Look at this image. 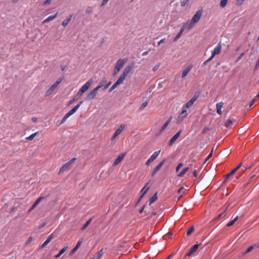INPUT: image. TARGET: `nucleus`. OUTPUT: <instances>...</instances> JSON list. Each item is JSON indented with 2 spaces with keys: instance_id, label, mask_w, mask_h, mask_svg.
<instances>
[{
  "instance_id": "2f4dec72",
  "label": "nucleus",
  "mask_w": 259,
  "mask_h": 259,
  "mask_svg": "<svg viewBox=\"0 0 259 259\" xmlns=\"http://www.w3.org/2000/svg\"><path fill=\"white\" fill-rule=\"evenodd\" d=\"M71 19V16H70L69 17V18H67V19H65L63 22H62V25L64 26V27H66L68 24L69 23V22L70 21Z\"/></svg>"
},
{
  "instance_id": "c756f323",
  "label": "nucleus",
  "mask_w": 259,
  "mask_h": 259,
  "mask_svg": "<svg viewBox=\"0 0 259 259\" xmlns=\"http://www.w3.org/2000/svg\"><path fill=\"white\" fill-rule=\"evenodd\" d=\"M238 219V216H236V217H235L232 221H230L227 224V227H231V226H232L237 221Z\"/></svg>"
},
{
  "instance_id": "79ce46f5",
  "label": "nucleus",
  "mask_w": 259,
  "mask_h": 259,
  "mask_svg": "<svg viewBox=\"0 0 259 259\" xmlns=\"http://www.w3.org/2000/svg\"><path fill=\"white\" fill-rule=\"evenodd\" d=\"M244 1H245V0H237L236 1V5L238 6H240L243 4V3H244Z\"/></svg>"
},
{
  "instance_id": "680f3d73",
  "label": "nucleus",
  "mask_w": 259,
  "mask_h": 259,
  "mask_svg": "<svg viewBox=\"0 0 259 259\" xmlns=\"http://www.w3.org/2000/svg\"><path fill=\"white\" fill-rule=\"evenodd\" d=\"M214 56H215L213 55V54L211 53V56L207 59V61L209 62V61H211Z\"/></svg>"
},
{
  "instance_id": "c85d7f7f",
  "label": "nucleus",
  "mask_w": 259,
  "mask_h": 259,
  "mask_svg": "<svg viewBox=\"0 0 259 259\" xmlns=\"http://www.w3.org/2000/svg\"><path fill=\"white\" fill-rule=\"evenodd\" d=\"M67 247H64V248H62V249L59 251V252L57 254H56V255H55V258H58L60 257L61 256V255H62V254H63V253L66 251V250H67Z\"/></svg>"
},
{
  "instance_id": "423d86ee",
  "label": "nucleus",
  "mask_w": 259,
  "mask_h": 259,
  "mask_svg": "<svg viewBox=\"0 0 259 259\" xmlns=\"http://www.w3.org/2000/svg\"><path fill=\"white\" fill-rule=\"evenodd\" d=\"M160 152V151H156L147 160V161L146 162V165L147 166H148L150 165L151 163H152L153 161H154L157 157L159 155V153Z\"/></svg>"
},
{
  "instance_id": "58836bf2",
  "label": "nucleus",
  "mask_w": 259,
  "mask_h": 259,
  "mask_svg": "<svg viewBox=\"0 0 259 259\" xmlns=\"http://www.w3.org/2000/svg\"><path fill=\"white\" fill-rule=\"evenodd\" d=\"M232 123H233L232 121L230 119H228L226 121V122L225 123V126L227 127H230L231 126Z\"/></svg>"
},
{
  "instance_id": "5fc2aeb1",
  "label": "nucleus",
  "mask_w": 259,
  "mask_h": 259,
  "mask_svg": "<svg viewBox=\"0 0 259 259\" xmlns=\"http://www.w3.org/2000/svg\"><path fill=\"white\" fill-rule=\"evenodd\" d=\"M244 53H242L240 54V55L237 58V60H236V62H238L239 61L242 57L243 56H244Z\"/></svg>"
},
{
  "instance_id": "6ab92c4d",
  "label": "nucleus",
  "mask_w": 259,
  "mask_h": 259,
  "mask_svg": "<svg viewBox=\"0 0 259 259\" xmlns=\"http://www.w3.org/2000/svg\"><path fill=\"white\" fill-rule=\"evenodd\" d=\"M172 119V116H170L168 118L167 121L161 127V128L160 130V132H159V134H161L163 131H164L165 130V129L167 127V126L169 125V124L171 122Z\"/></svg>"
},
{
  "instance_id": "f704fd0d",
  "label": "nucleus",
  "mask_w": 259,
  "mask_h": 259,
  "mask_svg": "<svg viewBox=\"0 0 259 259\" xmlns=\"http://www.w3.org/2000/svg\"><path fill=\"white\" fill-rule=\"evenodd\" d=\"M228 0H221L220 2V7L222 8H225L227 4Z\"/></svg>"
},
{
  "instance_id": "f8f14e48",
  "label": "nucleus",
  "mask_w": 259,
  "mask_h": 259,
  "mask_svg": "<svg viewBox=\"0 0 259 259\" xmlns=\"http://www.w3.org/2000/svg\"><path fill=\"white\" fill-rule=\"evenodd\" d=\"M126 155V153H123L118 155L117 158L115 160L113 165H118L124 158Z\"/></svg>"
},
{
  "instance_id": "338daca9",
  "label": "nucleus",
  "mask_w": 259,
  "mask_h": 259,
  "mask_svg": "<svg viewBox=\"0 0 259 259\" xmlns=\"http://www.w3.org/2000/svg\"><path fill=\"white\" fill-rule=\"evenodd\" d=\"M109 0H103L102 6L105 5Z\"/></svg>"
},
{
  "instance_id": "37998d69",
  "label": "nucleus",
  "mask_w": 259,
  "mask_h": 259,
  "mask_svg": "<svg viewBox=\"0 0 259 259\" xmlns=\"http://www.w3.org/2000/svg\"><path fill=\"white\" fill-rule=\"evenodd\" d=\"M189 0H183L181 3V7H184L186 5V4L189 2Z\"/></svg>"
},
{
  "instance_id": "c9c22d12",
  "label": "nucleus",
  "mask_w": 259,
  "mask_h": 259,
  "mask_svg": "<svg viewBox=\"0 0 259 259\" xmlns=\"http://www.w3.org/2000/svg\"><path fill=\"white\" fill-rule=\"evenodd\" d=\"M91 221H92V219H89V220H88V221H87V222L84 224V225L83 226V227H82V228H81V230H85V229L87 228V227L90 225V224L91 223Z\"/></svg>"
},
{
  "instance_id": "9d476101",
  "label": "nucleus",
  "mask_w": 259,
  "mask_h": 259,
  "mask_svg": "<svg viewBox=\"0 0 259 259\" xmlns=\"http://www.w3.org/2000/svg\"><path fill=\"white\" fill-rule=\"evenodd\" d=\"M187 116V112L185 109H183L180 113L178 117V121L181 122L184 118Z\"/></svg>"
},
{
  "instance_id": "f3484780",
  "label": "nucleus",
  "mask_w": 259,
  "mask_h": 259,
  "mask_svg": "<svg viewBox=\"0 0 259 259\" xmlns=\"http://www.w3.org/2000/svg\"><path fill=\"white\" fill-rule=\"evenodd\" d=\"M242 166V163H240L237 166L231 170L230 172L227 175V178H229L231 176L233 175Z\"/></svg>"
},
{
  "instance_id": "dca6fc26",
  "label": "nucleus",
  "mask_w": 259,
  "mask_h": 259,
  "mask_svg": "<svg viewBox=\"0 0 259 259\" xmlns=\"http://www.w3.org/2000/svg\"><path fill=\"white\" fill-rule=\"evenodd\" d=\"M192 68V65H189L185 69L183 70L182 72V78L185 77L188 73L191 71Z\"/></svg>"
},
{
  "instance_id": "4be33fe9",
  "label": "nucleus",
  "mask_w": 259,
  "mask_h": 259,
  "mask_svg": "<svg viewBox=\"0 0 259 259\" xmlns=\"http://www.w3.org/2000/svg\"><path fill=\"white\" fill-rule=\"evenodd\" d=\"M149 188V187H147V185H145L143 188V189L141 190V192L142 193V195L141 196V197H140L138 202H139L141 200V199L143 198V197L144 196V195H145L146 194V193L147 192V191H148Z\"/></svg>"
},
{
  "instance_id": "1a4fd4ad",
  "label": "nucleus",
  "mask_w": 259,
  "mask_h": 259,
  "mask_svg": "<svg viewBox=\"0 0 259 259\" xmlns=\"http://www.w3.org/2000/svg\"><path fill=\"white\" fill-rule=\"evenodd\" d=\"M198 97V95H194L193 97L191 98V99L188 101L185 105V108H189L194 104V103L196 101Z\"/></svg>"
},
{
  "instance_id": "774afa93",
  "label": "nucleus",
  "mask_w": 259,
  "mask_h": 259,
  "mask_svg": "<svg viewBox=\"0 0 259 259\" xmlns=\"http://www.w3.org/2000/svg\"><path fill=\"white\" fill-rule=\"evenodd\" d=\"M72 115V114H71V112H70L69 111L67 113H66V114H65V116H66L67 117H68V118L70 116H71V115Z\"/></svg>"
},
{
  "instance_id": "72a5a7b5",
  "label": "nucleus",
  "mask_w": 259,
  "mask_h": 259,
  "mask_svg": "<svg viewBox=\"0 0 259 259\" xmlns=\"http://www.w3.org/2000/svg\"><path fill=\"white\" fill-rule=\"evenodd\" d=\"M106 83V80L105 79L102 80L99 84L98 85V86L96 87L98 90H99L101 87L104 86L105 84Z\"/></svg>"
},
{
  "instance_id": "bf43d9fd",
  "label": "nucleus",
  "mask_w": 259,
  "mask_h": 259,
  "mask_svg": "<svg viewBox=\"0 0 259 259\" xmlns=\"http://www.w3.org/2000/svg\"><path fill=\"white\" fill-rule=\"evenodd\" d=\"M79 98V97H76L75 96L74 99L70 101L69 104H72L73 102H74L76 100H77Z\"/></svg>"
},
{
  "instance_id": "de8ad7c7",
  "label": "nucleus",
  "mask_w": 259,
  "mask_h": 259,
  "mask_svg": "<svg viewBox=\"0 0 259 259\" xmlns=\"http://www.w3.org/2000/svg\"><path fill=\"white\" fill-rule=\"evenodd\" d=\"M68 117H67L65 115L62 119L61 122L60 123V125L63 124L64 122L66 121Z\"/></svg>"
},
{
  "instance_id": "4c0bfd02",
  "label": "nucleus",
  "mask_w": 259,
  "mask_h": 259,
  "mask_svg": "<svg viewBox=\"0 0 259 259\" xmlns=\"http://www.w3.org/2000/svg\"><path fill=\"white\" fill-rule=\"evenodd\" d=\"M227 208H226V209L221 214H220L216 218V220H219L220 219H221L222 217H224L225 216V212L227 210Z\"/></svg>"
},
{
  "instance_id": "09e8293b",
  "label": "nucleus",
  "mask_w": 259,
  "mask_h": 259,
  "mask_svg": "<svg viewBox=\"0 0 259 259\" xmlns=\"http://www.w3.org/2000/svg\"><path fill=\"white\" fill-rule=\"evenodd\" d=\"M81 243H82V241L81 240H79L77 242V244H76V246H75V247H76V248L78 249L80 247V246L81 245Z\"/></svg>"
},
{
  "instance_id": "a18cd8bd",
  "label": "nucleus",
  "mask_w": 259,
  "mask_h": 259,
  "mask_svg": "<svg viewBox=\"0 0 259 259\" xmlns=\"http://www.w3.org/2000/svg\"><path fill=\"white\" fill-rule=\"evenodd\" d=\"M148 104V103L147 102H144L142 105L141 106L140 108V110H142L143 109H144Z\"/></svg>"
},
{
  "instance_id": "473e14b6",
  "label": "nucleus",
  "mask_w": 259,
  "mask_h": 259,
  "mask_svg": "<svg viewBox=\"0 0 259 259\" xmlns=\"http://www.w3.org/2000/svg\"><path fill=\"white\" fill-rule=\"evenodd\" d=\"M37 133H38V132H36L35 133L31 134L29 137H26L25 138L26 140H28V141L32 140L34 138V137L37 135Z\"/></svg>"
},
{
  "instance_id": "f03ea898",
  "label": "nucleus",
  "mask_w": 259,
  "mask_h": 259,
  "mask_svg": "<svg viewBox=\"0 0 259 259\" xmlns=\"http://www.w3.org/2000/svg\"><path fill=\"white\" fill-rule=\"evenodd\" d=\"M127 61L126 59H119L118 60L114 67L113 75L115 76L118 73Z\"/></svg>"
},
{
  "instance_id": "c03bdc74",
  "label": "nucleus",
  "mask_w": 259,
  "mask_h": 259,
  "mask_svg": "<svg viewBox=\"0 0 259 259\" xmlns=\"http://www.w3.org/2000/svg\"><path fill=\"white\" fill-rule=\"evenodd\" d=\"M33 238L32 237L30 236L27 240L26 241V243H25V245H27L28 244H29L32 240Z\"/></svg>"
},
{
  "instance_id": "052dcab7",
  "label": "nucleus",
  "mask_w": 259,
  "mask_h": 259,
  "mask_svg": "<svg viewBox=\"0 0 259 259\" xmlns=\"http://www.w3.org/2000/svg\"><path fill=\"white\" fill-rule=\"evenodd\" d=\"M111 84V82H109L107 84H106L104 87V90H105L107 89V88H108V87Z\"/></svg>"
},
{
  "instance_id": "e2e57ef3",
  "label": "nucleus",
  "mask_w": 259,
  "mask_h": 259,
  "mask_svg": "<svg viewBox=\"0 0 259 259\" xmlns=\"http://www.w3.org/2000/svg\"><path fill=\"white\" fill-rule=\"evenodd\" d=\"M214 56H215L213 55V54L211 53V56L207 59V61L209 62V61H211Z\"/></svg>"
},
{
  "instance_id": "603ef678",
  "label": "nucleus",
  "mask_w": 259,
  "mask_h": 259,
  "mask_svg": "<svg viewBox=\"0 0 259 259\" xmlns=\"http://www.w3.org/2000/svg\"><path fill=\"white\" fill-rule=\"evenodd\" d=\"M184 190V187H181L179 189V190H178V193H182L183 194L184 193V191H183V190Z\"/></svg>"
},
{
  "instance_id": "a211bd4d",
  "label": "nucleus",
  "mask_w": 259,
  "mask_h": 259,
  "mask_svg": "<svg viewBox=\"0 0 259 259\" xmlns=\"http://www.w3.org/2000/svg\"><path fill=\"white\" fill-rule=\"evenodd\" d=\"M123 81L121 80L119 78H118L117 81L113 84V85L109 89V91L110 92H112L113 90H114L118 85L122 84Z\"/></svg>"
},
{
  "instance_id": "20e7f679",
  "label": "nucleus",
  "mask_w": 259,
  "mask_h": 259,
  "mask_svg": "<svg viewBox=\"0 0 259 259\" xmlns=\"http://www.w3.org/2000/svg\"><path fill=\"white\" fill-rule=\"evenodd\" d=\"M92 83V80H88L84 85L82 86L81 89L79 90L78 93L76 95V97H80L84 93L88 91V90L90 88L91 84Z\"/></svg>"
},
{
  "instance_id": "864d4df0",
  "label": "nucleus",
  "mask_w": 259,
  "mask_h": 259,
  "mask_svg": "<svg viewBox=\"0 0 259 259\" xmlns=\"http://www.w3.org/2000/svg\"><path fill=\"white\" fill-rule=\"evenodd\" d=\"M212 151H213V150L211 151V152L209 154V155L206 158L205 161H207L212 156Z\"/></svg>"
},
{
  "instance_id": "0e129e2a",
  "label": "nucleus",
  "mask_w": 259,
  "mask_h": 259,
  "mask_svg": "<svg viewBox=\"0 0 259 259\" xmlns=\"http://www.w3.org/2000/svg\"><path fill=\"white\" fill-rule=\"evenodd\" d=\"M51 3V0H46L44 3V5L50 4Z\"/></svg>"
},
{
  "instance_id": "f257e3e1",
  "label": "nucleus",
  "mask_w": 259,
  "mask_h": 259,
  "mask_svg": "<svg viewBox=\"0 0 259 259\" xmlns=\"http://www.w3.org/2000/svg\"><path fill=\"white\" fill-rule=\"evenodd\" d=\"M202 14V10H198L193 16L191 22L188 26V30L191 29L200 19Z\"/></svg>"
},
{
  "instance_id": "3c124183",
  "label": "nucleus",
  "mask_w": 259,
  "mask_h": 259,
  "mask_svg": "<svg viewBox=\"0 0 259 259\" xmlns=\"http://www.w3.org/2000/svg\"><path fill=\"white\" fill-rule=\"evenodd\" d=\"M255 98H254L252 99V100L251 101V102L249 105V107H251L253 105V104L254 103L255 101Z\"/></svg>"
},
{
  "instance_id": "cd10ccee",
  "label": "nucleus",
  "mask_w": 259,
  "mask_h": 259,
  "mask_svg": "<svg viewBox=\"0 0 259 259\" xmlns=\"http://www.w3.org/2000/svg\"><path fill=\"white\" fill-rule=\"evenodd\" d=\"M46 198V197L42 196L39 197L33 203V207H36L41 200H44Z\"/></svg>"
},
{
  "instance_id": "bb28decb",
  "label": "nucleus",
  "mask_w": 259,
  "mask_h": 259,
  "mask_svg": "<svg viewBox=\"0 0 259 259\" xmlns=\"http://www.w3.org/2000/svg\"><path fill=\"white\" fill-rule=\"evenodd\" d=\"M125 128V125L122 124L120 125V126L116 130V131L115 132V134L116 135H119L123 130V129Z\"/></svg>"
},
{
  "instance_id": "5701e85b",
  "label": "nucleus",
  "mask_w": 259,
  "mask_h": 259,
  "mask_svg": "<svg viewBox=\"0 0 259 259\" xmlns=\"http://www.w3.org/2000/svg\"><path fill=\"white\" fill-rule=\"evenodd\" d=\"M104 254L103 249H101L100 251L97 252L93 259H100Z\"/></svg>"
},
{
  "instance_id": "6e6552de",
  "label": "nucleus",
  "mask_w": 259,
  "mask_h": 259,
  "mask_svg": "<svg viewBox=\"0 0 259 259\" xmlns=\"http://www.w3.org/2000/svg\"><path fill=\"white\" fill-rule=\"evenodd\" d=\"M99 90L95 88L92 91H91L87 96V100H91L93 99L97 95V92Z\"/></svg>"
},
{
  "instance_id": "4d7b16f0",
  "label": "nucleus",
  "mask_w": 259,
  "mask_h": 259,
  "mask_svg": "<svg viewBox=\"0 0 259 259\" xmlns=\"http://www.w3.org/2000/svg\"><path fill=\"white\" fill-rule=\"evenodd\" d=\"M53 234H51V235H50L49 236V237H48V238L47 239V240H49V241H51V240L53 239Z\"/></svg>"
},
{
  "instance_id": "9b49d317",
  "label": "nucleus",
  "mask_w": 259,
  "mask_h": 259,
  "mask_svg": "<svg viewBox=\"0 0 259 259\" xmlns=\"http://www.w3.org/2000/svg\"><path fill=\"white\" fill-rule=\"evenodd\" d=\"M182 131H179L176 134H175L170 140L168 145L169 146H171L180 137Z\"/></svg>"
},
{
  "instance_id": "b1692460",
  "label": "nucleus",
  "mask_w": 259,
  "mask_h": 259,
  "mask_svg": "<svg viewBox=\"0 0 259 259\" xmlns=\"http://www.w3.org/2000/svg\"><path fill=\"white\" fill-rule=\"evenodd\" d=\"M82 103H83V101H80L78 104H77L71 110H70L69 112H71L72 114H73L77 111V110L79 108V107L81 106V105Z\"/></svg>"
},
{
  "instance_id": "8fccbe9b",
  "label": "nucleus",
  "mask_w": 259,
  "mask_h": 259,
  "mask_svg": "<svg viewBox=\"0 0 259 259\" xmlns=\"http://www.w3.org/2000/svg\"><path fill=\"white\" fill-rule=\"evenodd\" d=\"M259 68V58L257 60L256 64H255V67H254V70H257L258 68Z\"/></svg>"
},
{
  "instance_id": "a19ab883",
  "label": "nucleus",
  "mask_w": 259,
  "mask_h": 259,
  "mask_svg": "<svg viewBox=\"0 0 259 259\" xmlns=\"http://www.w3.org/2000/svg\"><path fill=\"white\" fill-rule=\"evenodd\" d=\"M50 243V241H49V240H46L40 246V248H44L45 247L48 243Z\"/></svg>"
},
{
  "instance_id": "ddd939ff",
  "label": "nucleus",
  "mask_w": 259,
  "mask_h": 259,
  "mask_svg": "<svg viewBox=\"0 0 259 259\" xmlns=\"http://www.w3.org/2000/svg\"><path fill=\"white\" fill-rule=\"evenodd\" d=\"M221 50H222V46H221V43H219L217 47H215L213 51L212 52V54H213V55L215 56V55H219L220 54L221 52Z\"/></svg>"
},
{
  "instance_id": "393cba45",
  "label": "nucleus",
  "mask_w": 259,
  "mask_h": 259,
  "mask_svg": "<svg viewBox=\"0 0 259 259\" xmlns=\"http://www.w3.org/2000/svg\"><path fill=\"white\" fill-rule=\"evenodd\" d=\"M184 30H185V26H183L181 28V30H180V32L177 34V35L175 37L174 40V41H176L178 39H179L180 38V37L181 36L183 32L184 31Z\"/></svg>"
},
{
  "instance_id": "69168bd1",
  "label": "nucleus",
  "mask_w": 259,
  "mask_h": 259,
  "mask_svg": "<svg viewBox=\"0 0 259 259\" xmlns=\"http://www.w3.org/2000/svg\"><path fill=\"white\" fill-rule=\"evenodd\" d=\"M165 38L161 39L157 44V45L159 46L161 43H163L164 42Z\"/></svg>"
},
{
  "instance_id": "aec40b11",
  "label": "nucleus",
  "mask_w": 259,
  "mask_h": 259,
  "mask_svg": "<svg viewBox=\"0 0 259 259\" xmlns=\"http://www.w3.org/2000/svg\"><path fill=\"white\" fill-rule=\"evenodd\" d=\"M70 166L69 163H68L67 162L65 163L62 167H61L58 172V174H62L64 171L67 170Z\"/></svg>"
},
{
  "instance_id": "49530a36",
  "label": "nucleus",
  "mask_w": 259,
  "mask_h": 259,
  "mask_svg": "<svg viewBox=\"0 0 259 259\" xmlns=\"http://www.w3.org/2000/svg\"><path fill=\"white\" fill-rule=\"evenodd\" d=\"M183 166V164L182 163H180L176 167V171H178Z\"/></svg>"
},
{
  "instance_id": "7ed1b4c3",
  "label": "nucleus",
  "mask_w": 259,
  "mask_h": 259,
  "mask_svg": "<svg viewBox=\"0 0 259 259\" xmlns=\"http://www.w3.org/2000/svg\"><path fill=\"white\" fill-rule=\"evenodd\" d=\"M63 79L62 78H59L46 92L45 95L46 96H50L51 95L55 90L57 89L58 86L62 82Z\"/></svg>"
},
{
  "instance_id": "2eb2a0df",
  "label": "nucleus",
  "mask_w": 259,
  "mask_h": 259,
  "mask_svg": "<svg viewBox=\"0 0 259 259\" xmlns=\"http://www.w3.org/2000/svg\"><path fill=\"white\" fill-rule=\"evenodd\" d=\"M224 106V103L223 102H220L216 104V109H217V112L219 115H222V108Z\"/></svg>"
},
{
  "instance_id": "39448f33",
  "label": "nucleus",
  "mask_w": 259,
  "mask_h": 259,
  "mask_svg": "<svg viewBox=\"0 0 259 259\" xmlns=\"http://www.w3.org/2000/svg\"><path fill=\"white\" fill-rule=\"evenodd\" d=\"M134 68L133 65H130L125 67V68L124 69L122 73L121 74L120 77L118 78L121 80L123 81V80L125 79L126 77L128 75V74L131 72V71L133 70Z\"/></svg>"
},
{
  "instance_id": "4468645a",
  "label": "nucleus",
  "mask_w": 259,
  "mask_h": 259,
  "mask_svg": "<svg viewBox=\"0 0 259 259\" xmlns=\"http://www.w3.org/2000/svg\"><path fill=\"white\" fill-rule=\"evenodd\" d=\"M165 162V160H163L157 165V166L154 168V170L153 171L151 174L152 176H153L156 173H157L160 170V169L163 166Z\"/></svg>"
},
{
  "instance_id": "412c9836",
  "label": "nucleus",
  "mask_w": 259,
  "mask_h": 259,
  "mask_svg": "<svg viewBox=\"0 0 259 259\" xmlns=\"http://www.w3.org/2000/svg\"><path fill=\"white\" fill-rule=\"evenodd\" d=\"M58 14V13L57 12L55 15L49 16L42 21V23H46L54 20L57 17Z\"/></svg>"
},
{
  "instance_id": "a878e982",
  "label": "nucleus",
  "mask_w": 259,
  "mask_h": 259,
  "mask_svg": "<svg viewBox=\"0 0 259 259\" xmlns=\"http://www.w3.org/2000/svg\"><path fill=\"white\" fill-rule=\"evenodd\" d=\"M157 199V193H155L152 197L149 199V205H150L154 203Z\"/></svg>"
},
{
  "instance_id": "e433bc0d",
  "label": "nucleus",
  "mask_w": 259,
  "mask_h": 259,
  "mask_svg": "<svg viewBox=\"0 0 259 259\" xmlns=\"http://www.w3.org/2000/svg\"><path fill=\"white\" fill-rule=\"evenodd\" d=\"M194 230V227L193 226L189 228L187 232V235L190 236Z\"/></svg>"
},
{
  "instance_id": "7c9ffc66",
  "label": "nucleus",
  "mask_w": 259,
  "mask_h": 259,
  "mask_svg": "<svg viewBox=\"0 0 259 259\" xmlns=\"http://www.w3.org/2000/svg\"><path fill=\"white\" fill-rule=\"evenodd\" d=\"M188 170H189V167H185V168H184L183 169V170L182 171H181L178 174V177H182L184 175L186 174V173L188 171Z\"/></svg>"
},
{
  "instance_id": "6e6d98bb",
  "label": "nucleus",
  "mask_w": 259,
  "mask_h": 259,
  "mask_svg": "<svg viewBox=\"0 0 259 259\" xmlns=\"http://www.w3.org/2000/svg\"><path fill=\"white\" fill-rule=\"evenodd\" d=\"M159 67V65H157L156 66H155L153 69H152V70L153 71L155 72L156 71Z\"/></svg>"
},
{
  "instance_id": "0eeeda50",
  "label": "nucleus",
  "mask_w": 259,
  "mask_h": 259,
  "mask_svg": "<svg viewBox=\"0 0 259 259\" xmlns=\"http://www.w3.org/2000/svg\"><path fill=\"white\" fill-rule=\"evenodd\" d=\"M201 243H197L192 246V247L189 249V251L186 254L185 256H190L191 255H192L197 251Z\"/></svg>"
},
{
  "instance_id": "ea45409f",
  "label": "nucleus",
  "mask_w": 259,
  "mask_h": 259,
  "mask_svg": "<svg viewBox=\"0 0 259 259\" xmlns=\"http://www.w3.org/2000/svg\"><path fill=\"white\" fill-rule=\"evenodd\" d=\"M254 247H255L254 245L250 246V247H249L247 248V249L244 252V254H247L250 252L253 249Z\"/></svg>"
},
{
  "instance_id": "13d9d810",
  "label": "nucleus",
  "mask_w": 259,
  "mask_h": 259,
  "mask_svg": "<svg viewBox=\"0 0 259 259\" xmlns=\"http://www.w3.org/2000/svg\"><path fill=\"white\" fill-rule=\"evenodd\" d=\"M75 158H73L72 159H71L69 162H68L67 163H69V165H71L72 164V163H73L74 162V161L75 160Z\"/></svg>"
}]
</instances>
